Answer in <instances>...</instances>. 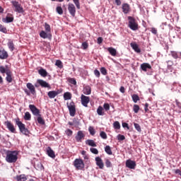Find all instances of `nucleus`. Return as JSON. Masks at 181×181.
Returning a JSON list of instances; mask_svg holds the SVG:
<instances>
[{
	"label": "nucleus",
	"mask_w": 181,
	"mask_h": 181,
	"mask_svg": "<svg viewBox=\"0 0 181 181\" xmlns=\"http://www.w3.org/2000/svg\"><path fill=\"white\" fill-rule=\"evenodd\" d=\"M0 73L4 76L6 74V81L7 83H12V71L8 69V65L0 66Z\"/></svg>",
	"instance_id": "1"
},
{
	"label": "nucleus",
	"mask_w": 181,
	"mask_h": 181,
	"mask_svg": "<svg viewBox=\"0 0 181 181\" xmlns=\"http://www.w3.org/2000/svg\"><path fill=\"white\" fill-rule=\"evenodd\" d=\"M18 153L17 151H8L6 154V160L8 163H15L18 160Z\"/></svg>",
	"instance_id": "2"
},
{
	"label": "nucleus",
	"mask_w": 181,
	"mask_h": 181,
	"mask_svg": "<svg viewBox=\"0 0 181 181\" xmlns=\"http://www.w3.org/2000/svg\"><path fill=\"white\" fill-rule=\"evenodd\" d=\"M15 121H16V124L18 127L20 132H21L23 135H25L26 136H28V135H29L30 134V132H29V129L26 128V125L22 123V122H21L19 118L16 119Z\"/></svg>",
	"instance_id": "3"
},
{
	"label": "nucleus",
	"mask_w": 181,
	"mask_h": 181,
	"mask_svg": "<svg viewBox=\"0 0 181 181\" xmlns=\"http://www.w3.org/2000/svg\"><path fill=\"white\" fill-rule=\"evenodd\" d=\"M128 21H129V28L132 30H137L138 23H136V21H135V18H134V17L129 16Z\"/></svg>",
	"instance_id": "4"
},
{
	"label": "nucleus",
	"mask_w": 181,
	"mask_h": 181,
	"mask_svg": "<svg viewBox=\"0 0 181 181\" xmlns=\"http://www.w3.org/2000/svg\"><path fill=\"white\" fill-rule=\"evenodd\" d=\"M11 4L15 8V12H18V13H23V12H25V10H23V7H22L19 2L16 1H11Z\"/></svg>",
	"instance_id": "5"
},
{
	"label": "nucleus",
	"mask_w": 181,
	"mask_h": 181,
	"mask_svg": "<svg viewBox=\"0 0 181 181\" xmlns=\"http://www.w3.org/2000/svg\"><path fill=\"white\" fill-rule=\"evenodd\" d=\"M74 166L76 169L81 170L82 169H84V161H83L81 158H76L74 161Z\"/></svg>",
	"instance_id": "6"
},
{
	"label": "nucleus",
	"mask_w": 181,
	"mask_h": 181,
	"mask_svg": "<svg viewBox=\"0 0 181 181\" xmlns=\"http://www.w3.org/2000/svg\"><path fill=\"white\" fill-rule=\"evenodd\" d=\"M67 108L69 111V115L71 117H74L76 115V105H74V102H71L66 103Z\"/></svg>",
	"instance_id": "7"
},
{
	"label": "nucleus",
	"mask_w": 181,
	"mask_h": 181,
	"mask_svg": "<svg viewBox=\"0 0 181 181\" xmlns=\"http://www.w3.org/2000/svg\"><path fill=\"white\" fill-rule=\"evenodd\" d=\"M81 103L83 107H88V103H90V97L81 95Z\"/></svg>",
	"instance_id": "8"
},
{
	"label": "nucleus",
	"mask_w": 181,
	"mask_h": 181,
	"mask_svg": "<svg viewBox=\"0 0 181 181\" xmlns=\"http://www.w3.org/2000/svg\"><path fill=\"white\" fill-rule=\"evenodd\" d=\"M29 108L33 113V115L35 117H38V115H40V110L35 106V105H29Z\"/></svg>",
	"instance_id": "9"
},
{
	"label": "nucleus",
	"mask_w": 181,
	"mask_h": 181,
	"mask_svg": "<svg viewBox=\"0 0 181 181\" xmlns=\"http://www.w3.org/2000/svg\"><path fill=\"white\" fill-rule=\"evenodd\" d=\"M126 168L129 169H135L136 168V163L134 160L128 159L126 160Z\"/></svg>",
	"instance_id": "10"
},
{
	"label": "nucleus",
	"mask_w": 181,
	"mask_h": 181,
	"mask_svg": "<svg viewBox=\"0 0 181 181\" xmlns=\"http://www.w3.org/2000/svg\"><path fill=\"white\" fill-rule=\"evenodd\" d=\"M4 124L6 125V128L10 131V132H12V134H15L16 129H15V126L12 124V122L9 121L5 122Z\"/></svg>",
	"instance_id": "11"
},
{
	"label": "nucleus",
	"mask_w": 181,
	"mask_h": 181,
	"mask_svg": "<svg viewBox=\"0 0 181 181\" xmlns=\"http://www.w3.org/2000/svg\"><path fill=\"white\" fill-rule=\"evenodd\" d=\"M122 9L123 13H124V15H127V13H129L131 11V7L129 6V4L124 3L122 5Z\"/></svg>",
	"instance_id": "12"
},
{
	"label": "nucleus",
	"mask_w": 181,
	"mask_h": 181,
	"mask_svg": "<svg viewBox=\"0 0 181 181\" xmlns=\"http://www.w3.org/2000/svg\"><path fill=\"white\" fill-rule=\"evenodd\" d=\"M59 94H60V90H51L49 91L47 93V95L49 97V98H55L56 97H57V95H59Z\"/></svg>",
	"instance_id": "13"
},
{
	"label": "nucleus",
	"mask_w": 181,
	"mask_h": 181,
	"mask_svg": "<svg viewBox=\"0 0 181 181\" xmlns=\"http://www.w3.org/2000/svg\"><path fill=\"white\" fill-rule=\"evenodd\" d=\"M68 11L71 16H76V6L73 4H69L68 6Z\"/></svg>",
	"instance_id": "14"
},
{
	"label": "nucleus",
	"mask_w": 181,
	"mask_h": 181,
	"mask_svg": "<svg viewBox=\"0 0 181 181\" xmlns=\"http://www.w3.org/2000/svg\"><path fill=\"white\" fill-rule=\"evenodd\" d=\"M84 133L83 132V131H78L77 132L76 136H75V139L76 141V142H81L82 139H84Z\"/></svg>",
	"instance_id": "15"
},
{
	"label": "nucleus",
	"mask_w": 181,
	"mask_h": 181,
	"mask_svg": "<svg viewBox=\"0 0 181 181\" xmlns=\"http://www.w3.org/2000/svg\"><path fill=\"white\" fill-rule=\"evenodd\" d=\"M40 36L42 39H52V34L49 33H47V32H46L45 30H42L40 33Z\"/></svg>",
	"instance_id": "16"
},
{
	"label": "nucleus",
	"mask_w": 181,
	"mask_h": 181,
	"mask_svg": "<svg viewBox=\"0 0 181 181\" xmlns=\"http://www.w3.org/2000/svg\"><path fill=\"white\" fill-rule=\"evenodd\" d=\"M95 160L96 162L97 166H98L99 169H104V163L103 162V159L100 157H95Z\"/></svg>",
	"instance_id": "17"
},
{
	"label": "nucleus",
	"mask_w": 181,
	"mask_h": 181,
	"mask_svg": "<svg viewBox=\"0 0 181 181\" xmlns=\"http://www.w3.org/2000/svg\"><path fill=\"white\" fill-rule=\"evenodd\" d=\"M37 83H38V84H40V86H41V87H43L44 88H50V85L45 81L38 79L37 81Z\"/></svg>",
	"instance_id": "18"
},
{
	"label": "nucleus",
	"mask_w": 181,
	"mask_h": 181,
	"mask_svg": "<svg viewBox=\"0 0 181 181\" xmlns=\"http://www.w3.org/2000/svg\"><path fill=\"white\" fill-rule=\"evenodd\" d=\"M8 52L4 49H0V59L5 60V59H8Z\"/></svg>",
	"instance_id": "19"
},
{
	"label": "nucleus",
	"mask_w": 181,
	"mask_h": 181,
	"mask_svg": "<svg viewBox=\"0 0 181 181\" xmlns=\"http://www.w3.org/2000/svg\"><path fill=\"white\" fill-rule=\"evenodd\" d=\"M26 87L30 91L31 94H33V95H35V94H36V90L35 89V86H33V84H32L30 83H28L26 84Z\"/></svg>",
	"instance_id": "20"
},
{
	"label": "nucleus",
	"mask_w": 181,
	"mask_h": 181,
	"mask_svg": "<svg viewBox=\"0 0 181 181\" xmlns=\"http://www.w3.org/2000/svg\"><path fill=\"white\" fill-rule=\"evenodd\" d=\"M141 69L143 71H148V70H151V69H152V66H151V64L148 63H144L141 64Z\"/></svg>",
	"instance_id": "21"
},
{
	"label": "nucleus",
	"mask_w": 181,
	"mask_h": 181,
	"mask_svg": "<svg viewBox=\"0 0 181 181\" xmlns=\"http://www.w3.org/2000/svg\"><path fill=\"white\" fill-rule=\"evenodd\" d=\"M83 93L85 95H90V94H91V87H90V86H84Z\"/></svg>",
	"instance_id": "22"
},
{
	"label": "nucleus",
	"mask_w": 181,
	"mask_h": 181,
	"mask_svg": "<svg viewBox=\"0 0 181 181\" xmlns=\"http://www.w3.org/2000/svg\"><path fill=\"white\" fill-rule=\"evenodd\" d=\"M47 153L49 158H56V155L54 154V151L52 150V148L48 147L47 149Z\"/></svg>",
	"instance_id": "23"
},
{
	"label": "nucleus",
	"mask_w": 181,
	"mask_h": 181,
	"mask_svg": "<svg viewBox=\"0 0 181 181\" xmlns=\"http://www.w3.org/2000/svg\"><path fill=\"white\" fill-rule=\"evenodd\" d=\"M130 46L136 53H141V49H139V47H138L136 43H131Z\"/></svg>",
	"instance_id": "24"
},
{
	"label": "nucleus",
	"mask_w": 181,
	"mask_h": 181,
	"mask_svg": "<svg viewBox=\"0 0 181 181\" xmlns=\"http://www.w3.org/2000/svg\"><path fill=\"white\" fill-rule=\"evenodd\" d=\"M16 179L17 181H26V180H28V177L24 174L17 175L16 177Z\"/></svg>",
	"instance_id": "25"
},
{
	"label": "nucleus",
	"mask_w": 181,
	"mask_h": 181,
	"mask_svg": "<svg viewBox=\"0 0 181 181\" xmlns=\"http://www.w3.org/2000/svg\"><path fill=\"white\" fill-rule=\"evenodd\" d=\"M7 46L10 52H13V50H15V44H13V41L12 40L8 41V42L7 43Z\"/></svg>",
	"instance_id": "26"
},
{
	"label": "nucleus",
	"mask_w": 181,
	"mask_h": 181,
	"mask_svg": "<svg viewBox=\"0 0 181 181\" xmlns=\"http://www.w3.org/2000/svg\"><path fill=\"white\" fill-rule=\"evenodd\" d=\"M86 145H88L89 146H93V148L97 146V144H95L94 140L88 139L86 141Z\"/></svg>",
	"instance_id": "27"
},
{
	"label": "nucleus",
	"mask_w": 181,
	"mask_h": 181,
	"mask_svg": "<svg viewBox=\"0 0 181 181\" xmlns=\"http://www.w3.org/2000/svg\"><path fill=\"white\" fill-rule=\"evenodd\" d=\"M38 73L42 76V77H47V71L43 68L39 69Z\"/></svg>",
	"instance_id": "28"
},
{
	"label": "nucleus",
	"mask_w": 181,
	"mask_h": 181,
	"mask_svg": "<svg viewBox=\"0 0 181 181\" xmlns=\"http://www.w3.org/2000/svg\"><path fill=\"white\" fill-rule=\"evenodd\" d=\"M107 51L110 53L111 56H117V49L115 48L109 47Z\"/></svg>",
	"instance_id": "29"
},
{
	"label": "nucleus",
	"mask_w": 181,
	"mask_h": 181,
	"mask_svg": "<svg viewBox=\"0 0 181 181\" xmlns=\"http://www.w3.org/2000/svg\"><path fill=\"white\" fill-rule=\"evenodd\" d=\"M37 121L40 125H45V119L42 117V115L37 116Z\"/></svg>",
	"instance_id": "30"
},
{
	"label": "nucleus",
	"mask_w": 181,
	"mask_h": 181,
	"mask_svg": "<svg viewBox=\"0 0 181 181\" xmlns=\"http://www.w3.org/2000/svg\"><path fill=\"white\" fill-rule=\"evenodd\" d=\"M3 22L5 23H11L13 22V17L6 16V18L3 19Z\"/></svg>",
	"instance_id": "31"
},
{
	"label": "nucleus",
	"mask_w": 181,
	"mask_h": 181,
	"mask_svg": "<svg viewBox=\"0 0 181 181\" xmlns=\"http://www.w3.org/2000/svg\"><path fill=\"white\" fill-rule=\"evenodd\" d=\"M105 152H106V153L107 155H112V151L111 150V146H106L105 147Z\"/></svg>",
	"instance_id": "32"
},
{
	"label": "nucleus",
	"mask_w": 181,
	"mask_h": 181,
	"mask_svg": "<svg viewBox=\"0 0 181 181\" xmlns=\"http://www.w3.org/2000/svg\"><path fill=\"white\" fill-rule=\"evenodd\" d=\"M31 118H32V115H30V113L29 112H26L24 115L25 121H30Z\"/></svg>",
	"instance_id": "33"
},
{
	"label": "nucleus",
	"mask_w": 181,
	"mask_h": 181,
	"mask_svg": "<svg viewBox=\"0 0 181 181\" xmlns=\"http://www.w3.org/2000/svg\"><path fill=\"white\" fill-rule=\"evenodd\" d=\"M64 99L65 100H71V93H70L69 92L64 93Z\"/></svg>",
	"instance_id": "34"
},
{
	"label": "nucleus",
	"mask_w": 181,
	"mask_h": 181,
	"mask_svg": "<svg viewBox=\"0 0 181 181\" xmlns=\"http://www.w3.org/2000/svg\"><path fill=\"white\" fill-rule=\"evenodd\" d=\"M113 128L115 129H121V124H119V122L116 121L113 123Z\"/></svg>",
	"instance_id": "35"
},
{
	"label": "nucleus",
	"mask_w": 181,
	"mask_h": 181,
	"mask_svg": "<svg viewBox=\"0 0 181 181\" xmlns=\"http://www.w3.org/2000/svg\"><path fill=\"white\" fill-rule=\"evenodd\" d=\"M45 29L47 33H50V32H52V28H50V25L47 24V23H45Z\"/></svg>",
	"instance_id": "36"
},
{
	"label": "nucleus",
	"mask_w": 181,
	"mask_h": 181,
	"mask_svg": "<svg viewBox=\"0 0 181 181\" xmlns=\"http://www.w3.org/2000/svg\"><path fill=\"white\" fill-rule=\"evenodd\" d=\"M104 110V109L103 108V107L99 106L97 109V113L98 115H104V113H103V111Z\"/></svg>",
	"instance_id": "37"
},
{
	"label": "nucleus",
	"mask_w": 181,
	"mask_h": 181,
	"mask_svg": "<svg viewBox=\"0 0 181 181\" xmlns=\"http://www.w3.org/2000/svg\"><path fill=\"white\" fill-rule=\"evenodd\" d=\"M134 125L135 129H136V131L138 132H142V129H141V126L139 125V124L134 123Z\"/></svg>",
	"instance_id": "38"
},
{
	"label": "nucleus",
	"mask_w": 181,
	"mask_h": 181,
	"mask_svg": "<svg viewBox=\"0 0 181 181\" xmlns=\"http://www.w3.org/2000/svg\"><path fill=\"white\" fill-rule=\"evenodd\" d=\"M132 98L134 103H138V101H139V96H138V95H136V94H134L132 96Z\"/></svg>",
	"instance_id": "39"
},
{
	"label": "nucleus",
	"mask_w": 181,
	"mask_h": 181,
	"mask_svg": "<svg viewBox=\"0 0 181 181\" xmlns=\"http://www.w3.org/2000/svg\"><path fill=\"white\" fill-rule=\"evenodd\" d=\"M55 66H57L59 69H62L63 68V64L62 63V61H60L59 59L56 61Z\"/></svg>",
	"instance_id": "40"
},
{
	"label": "nucleus",
	"mask_w": 181,
	"mask_h": 181,
	"mask_svg": "<svg viewBox=\"0 0 181 181\" xmlns=\"http://www.w3.org/2000/svg\"><path fill=\"white\" fill-rule=\"evenodd\" d=\"M171 56L173 59H179V54L175 51H171Z\"/></svg>",
	"instance_id": "41"
},
{
	"label": "nucleus",
	"mask_w": 181,
	"mask_h": 181,
	"mask_svg": "<svg viewBox=\"0 0 181 181\" xmlns=\"http://www.w3.org/2000/svg\"><path fill=\"white\" fill-rule=\"evenodd\" d=\"M88 131H89L90 135H93V136L95 135V129H94V127H93L91 126L89 127Z\"/></svg>",
	"instance_id": "42"
},
{
	"label": "nucleus",
	"mask_w": 181,
	"mask_h": 181,
	"mask_svg": "<svg viewBox=\"0 0 181 181\" xmlns=\"http://www.w3.org/2000/svg\"><path fill=\"white\" fill-rule=\"evenodd\" d=\"M133 110L134 112H135V114H138L139 111V105H134L133 106Z\"/></svg>",
	"instance_id": "43"
},
{
	"label": "nucleus",
	"mask_w": 181,
	"mask_h": 181,
	"mask_svg": "<svg viewBox=\"0 0 181 181\" xmlns=\"http://www.w3.org/2000/svg\"><path fill=\"white\" fill-rule=\"evenodd\" d=\"M100 136L102 138V139H107V133L105 132H100Z\"/></svg>",
	"instance_id": "44"
},
{
	"label": "nucleus",
	"mask_w": 181,
	"mask_h": 181,
	"mask_svg": "<svg viewBox=\"0 0 181 181\" xmlns=\"http://www.w3.org/2000/svg\"><path fill=\"white\" fill-rule=\"evenodd\" d=\"M0 32H2V33H6L8 30H6V28H5L4 25L0 24Z\"/></svg>",
	"instance_id": "45"
},
{
	"label": "nucleus",
	"mask_w": 181,
	"mask_h": 181,
	"mask_svg": "<svg viewBox=\"0 0 181 181\" xmlns=\"http://www.w3.org/2000/svg\"><path fill=\"white\" fill-rule=\"evenodd\" d=\"M73 2L76 5L77 9H80V0H73Z\"/></svg>",
	"instance_id": "46"
},
{
	"label": "nucleus",
	"mask_w": 181,
	"mask_h": 181,
	"mask_svg": "<svg viewBox=\"0 0 181 181\" xmlns=\"http://www.w3.org/2000/svg\"><path fill=\"white\" fill-rule=\"evenodd\" d=\"M100 73L103 76H107V69H105V67H101L100 68Z\"/></svg>",
	"instance_id": "47"
},
{
	"label": "nucleus",
	"mask_w": 181,
	"mask_h": 181,
	"mask_svg": "<svg viewBox=\"0 0 181 181\" xmlns=\"http://www.w3.org/2000/svg\"><path fill=\"white\" fill-rule=\"evenodd\" d=\"M69 81L71 84H73L74 86H76V84H77V81H76V78H69Z\"/></svg>",
	"instance_id": "48"
},
{
	"label": "nucleus",
	"mask_w": 181,
	"mask_h": 181,
	"mask_svg": "<svg viewBox=\"0 0 181 181\" xmlns=\"http://www.w3.org/2000/svg\"><path fill=\"white\" fill-rule=\"evenodd\" d=\"M90 151L92 153H94V155H98V150L95 148H90Z\"/></svg>",
	"instance_id": "49"
},
{
	"label": "nucleus",
	"mask_w": 181,
	"mask_h": 181,
	"mask_svg": "<svg viewBox=\"0 0 181 181\" xmlns=\"http://www.w3.org/2000/svg\"><path fill=\"white\" fill-rule=\"evenodd\" d=\"M57 12L59 15H63V8L60 6L57 7Z\"/></svg>",
	"instance_id": "50"
},
{
	"label": "nucleus",
	"mask_w": 181,
	"mask_h": 181,
	"mask_svg": "<svg viewBox=\"0 0 181 181\" xmlns=\"http://www.w3.org/2000/svg\"><path fill=\"white\" fill-rule=\"evenodd\" d=\"M66 135L68 136H71L73 135V131H71V129H67L66 131H65Z\"/></svg>",
	"instance_id": "51"
},
{
	"label": "nucleus",
	"mask_w": 181,
	"mask_h": 181,
	"mask_svg": "<svg viewBox=\"0 0 181 181\" xmlns=\"http://www.w3.org/2000/svg\"><path fill=\"white\" fill-rule=\"evenodd\" d=\"M112 164H111V161L109 159L105 160V166L106 168H111Z\"/></svg>",
	"instance_id": "52"
},
{
	"label": "nucleus",
	"mask_w": 181,
	"mask_h": 181,
	"mask_svg": "<svg viewBox=\"0 0 181 181\" xmlns=\"http://www.w3.org/2000/svg\"><path fill=\"white\" fill-rule=\"evenodd\" d=\"M117 139H118V141H124L125 139V136H124L122 134H118Z\"/></svg>",
	"instance_id": "53"
},
{
	"label": "nucleus",
	"mask_w": 181,
	"mask_h": 181,
	"mask_svg": "<svg viewBox=\"0 0 181 181\" xmlns=\"http://www.w3.org/2000/svg\"><path fill=\"white\" fill-rule=\"evenodd\" d=\"M166 63L168 69H170L173 66V62L172 61H167Z\"/></svg>",
	"instance_id": "54"
},
{
	"label": "nucleus",
	"mask_w": 181,
	"mask_h": 181,
	"mask_svg": "<svg viewBox=\"0 0 181 181\" xmlns=\"http://www.w3.org/2000/svg\"><path fill=\"white\" fill-rule=\"evenodd\" d=\"M103 108H104V110H105V111H110V104L105 103L103 105Z\"/></svg>",
	"instance_id": "55"
},
{
	"label": "nucleus",
	"mask_w": 181,
	"mask_h": 181,
	"mask_svg": "<svg viewBox=\"0 0 181 181\" xmlns=\"http://www.w3.org/2000/svg\"><path fill=\"white\" fill-rule=\"evenodd\" d=\"M82 47H83V50H86V49H87L88 47V43H87L86 42H83Z\"/></svg>",
	"instance_id": "56"
},
{
	"label": "nucleus",
	"mask_w": 181,
	"mask_h": 181,
	"mask_svg": "<svg viewBox=\"0 0 181 181\" xmlns=\"http://www.w3.org/2000/svg\"><path fill=\"white\" fill-rule=\"evenodd\" d=\"M94 74L95 76V77L99 78L100 77V71H98V69H95L94 70Z\"/></svg>",
	"instance_id": "57"
},
{
	"label": "nucleus",
	"mask_w": 181,
	"mask_h": 181,
	"mask_svg": "<svg viewBox=\"0 0 181 181\" xmlns=\"http://www.w3.org/2000/svg\"><path fill=\"white\" fill-rule=\"evenodd\" d=\"M151 32L153 35H156L158 33V30H156V28H152Z\"/></svg>",
	"instance_id": "58"
},
{
	"label": "nucleus",
	"mask_w": 181,
	"mask_h": 181,
	"mask_svg": "<svg viewBox=\"0 0 181 181\" xmlns=\"http://www.w3.org/2000/svg\"><path fill=\"white\" fill-rule=\"evenodd\" d=\"M175 175H179V176H181V170L180 169L175 170Z\"/></svg>",
	"instance_id": "59"
},
{
	"label": "nucleus",
	"mask_w": 181,
	"mask_h": 181,
	"mask_svg": "<svg viewBox=\"0 0 181 181\" xmlns=\"http://www.w3.org/2000/svg\"><path fill=\"white\" fill-rule=\"evenodd\" d=\"M122 125L123 128H127L128 129H129V126H128V123L123 122Z\"/></svg>",
	"instance_id": "60"
},
{
	"label": "nucleus",
	"mask_w": 181,
	"mask_h": 181,
	"mask_svg": "<svg viewBox=\"0 0 181 181\" xmlns=\"http://www.w3.org/2000/svg\"><path fill=\"white\" fill-rule=\"evenodd\" d=\"M101 43H103V37H98V44L101 45Z\"/></svg>",
	"instance_id": "61"
},
{
	"label": "nucleus",
	"mask_w": 181,
	"mask_h": 181,
	"mask_svg": "<svg viewBox=\"0 0 181 181\" xmlns=\"http://www.w3.org/2000/svg\"><path fill=\"white\" fill-rule=\"evenodd\" d=\"M119 91L120 93H122V94H124V93H125V88L124 86H121L119 88Z\"/></svg>",
	"instance_id": "62"
},
{
	"label": "nucleus",
	"mask_w": 181,
	"mask_h": 181,
	"mask_svg": "<svg viewBox=\"0 0 181 181\" xmlns=\"http://www.w3.org/2000/svg\"><path fill=\"white\" fill-rule=\"evenodd\" d=\"M115 2L117 6H119L121 5V0H115Z\"/></svg>",
	"instance_id": "63"
},
{
	"label": "nucleus",
	"mask_w": 181,
	"mask_h": 181,
	"mask_svg": "<svg viewBox=\"0 0 181 181\" xmlns=\"http://www.w3.org/2000/svg\"><path fill=\"white\" fill-rule=\"evenodd\" d=\"M166 25H168V23L166 22L165 23H163L160 25V28H163V29H165V26H166Z\"/></svg>",
	"instance_id": "64"
}]
</instances>
